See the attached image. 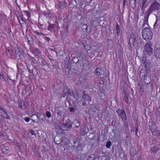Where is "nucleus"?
<instances>
[{"instance_id": "1", "label": "nucleus", "mask_w": 160, "mask_h": 160, "mask_svg": "<svg viewBox=\"0 0 160 160\" xmlns=\"http://www.w3.org/2000/svg\"><path fill=\"white\" fill-rule=\"evenodd\" d=\"M142 34L143 39L147 41L150 40L152 37V32L149 27L142 28Z\"/></svg>"}, {"instance_id": "2", "label": "nucleus", "mask_w": 160, "mask_h": 160, "mask_svg": "<svg viewBox=\"0 0 160 160\" xmlns=\"http://www.w3.org/2000/svg\"><path fill=\"white\" fill-rule=\"evenodd\" d=\"M149 129L151 131L152 134L155 136L160 138V130L156 125L155 123L153 121L149 122Z\"/></svg>"}, {"instance_id": "3", "label": "nucleus", "mask_w": 160, "mask_h": 160, "mask_svg": "<svg viewBox=\"0 0 160 160\" xmlns=\"http://www.w3.org/2000/svg\"><path fill=\"white\" fill-rule=\"evenodd\" d=\"M130 36H131V40L133 45L135 48L138 49L142 46L141 41L140 38L139 39V40L138 38L136 37V35L133 32L131 33Z\"/></svg>"}, {"instance_id": "4", "label": "nucleus", "mask_w": 160, "mask_h": 160, "mask_svg": "<svg viewBox=\"0 0 160 160\" xmlns=\"http://www.w3.org/2000/svg\"><path fill=\"white\" fill-rule=\"evenodd\" d=\"M17 50H15L16 58L18 59L22 58L26 55V53L23 52L22 49L18 46L17 47Z\"/></svg>"}, {"instance_id": "5", "label": "nucleus", "mask_w": 160, "mask_h": 160, "mask_svg": "<svg viewBox=\"0 0 160 160\" xmlns=\"http://www.w3.org/2000/svg\"><path fill=\"white\" fill-rule=\"evenodd\" d=\"M73 146L75 147L74 148V151L75 152V154L78 158H80L81 157V152L82 150L81 145L78 142L77 146L75 147L74 145H73Z\"/></svg>"}, {"instance_id": "6", "label": "nucleus", "mask_w": 160, "mask_h": 160, "mask_svg": "<svg viewBox=\"0 0 160 160\" xmlns=\"http://www.w3.org/2000/svg\"><path fill=\"white\" fill-rule=\"evenodd\" d=\"M152 45L149 42L147 43L144 45L145 51L147 54L151 55L152 54L153 49L151 47Z\"/></svg>"}, {"instance_id": "7", "label": "nucleus", "mask_w": 160, "mask_h": 160, "mask_svg": "<svg viewBox=\"0 0 160 160\" xmlns=\"http://www.w3.org/2000/svg\"><path fill=\"white\" fill-rule=\"evenodd\" d=\"M55 111L57 114L60 117L64 116L65 114V109L61 106L56 107L55 108Z\"/></svg>"}, {"instance_id": "8", "label": "nucleus", "mask_w": 160, "mask_h": 160, "mask_svg": "<svg viewBox=\"0 0 160 160\" xmlns=\"http://www.w3.org/2000/svg\"><path fill=\"white\" fill-rule=\"evenodd\" d=\"M159 7V3L158 2H153L149 8L148 10L147 11L151 13L153 11L158 9Z\"/></svg>"}, {"instance_id": "9", "label": "nucleus", "mask_w": 160, "mask_h": 160, "mask_svg": "<svg viewBox=\"0 0 160 160\" xmlns=\"http://www.w3.org/2000/svg\"><path fill=\"white\" fill-rule=\"evenodd\" d=\"M118 116L121 118L122 120H126L127 117L126 115L124 109L121 110L120 109H118L117 111Z\"/></svg>"}, {"instance_id": "10", "label": "nucleus", "mask_w": 160, "mask_h": 160, "mask_svg": "<svg viewBox=\"0 0 160 160\" xmlns=\"http://www.w3.org/2000/svg\"><path fill=\"white\" fill-rule=\"evenodd\" d=\"M150 14V12H146V14L144 16V19L143 20V23L142 25V28L146 27H149L148 23V17Z\"/></svg>"}, {"instance_id": "11", "label": "nucleus", "mask_w": 160, "mask_h": 160, "mask_svg": "<svg viewBox=\"0 0 160 160\" xmlns=\"http://www.w3.org/2000/svg\"><path fill=\"white\" fill-rule=\"evenodd\" d=\"M63 96L62 97H65V96L68 95L71 96V94L70 89H69L67 86L64 87L63 90Z\"/></svg>"}, {"instance_id": "12", "label": "nucleus", "mask_w": 160, "mask_h": 160, "mask_svg": "<svg viewBox=\"0 0 160 160\" xmlns=\"http://www.w3.org/2000/svg\"><path fill=\"white\" fill-rule=\"evenodd\" d=\"M94 73L97 76H99L103 74L104 72L100 68H97L95 70Z\"/></svg>"}, {"instance_id": "13", "label": "nucleus", "mask_w": 160, "mask_h": 160, "mask_svg": "<svg viewBox=\"0 0 160 160\" xmlns=\"http://www.w3.org/2000/svg\"><path fill=\"white\" fill-rule=\"evenodd\" d=\"M83 95L82 97V99L84 101H90L91 100V98L87 94H85V91H83L82 92Z\"/></svg>"}, {"instance_id": "14", "label": "nucleus", "mask_w": 160, "mask_h": 160, "mask_svg": "<svg viewBox=\"0 0 160 160\" xmlns=\"http://www.w3.org/2000/svg\"><path fill=\"white\" fill-rule=\"evenodd\" d=\"M155 57L157 58H160V48L155 49L154 51Z\"/></svg>"}, {"instance_id": "15", "label": "nucleus", "mask_w": 160, "mask_h": 160, "mask_svg": "<svg viewBox=\"0 0 160 160\" xmlns=\"http://www.w3.org/2000/svg\"><path fill=\"white\" fill-rule=\"evenodd\" d=\"M9 148L8 147L3 146L1 148L2 153L4 154H6L8 152Z\"/></svg>"}, {"instance_id": "16", "label": "nucleus", "mask_w": 160, "mask_h": 160, "mask_svg": "<svg viewBox=\"0 0 160 160\" xmlns=\"http://www.w3.org/2000/svg\"><path fill=\"white\" fill-rule=\"evenodd\" d=\"M159 150V148L157 146L152 147L151 148L150 152L151 153H156Z\"/></svg>"}, {"instance_id": "17", "label": "nucleus", "mask_w": 160, "mask_h": 160, "mask_svg": "<svg viewBox=\"0 0 160 160\" xmlns=\"http://www.w3.org/2000/svg\"><path fill=\"white\" fill-rule=\"evenodd\" d=\"M3 112L4 114H2L3 117L7 119H9V116L8 115L7 113L3 109L1 112V113Z\"/></svg>"}, {"instance_id": "18", "label": "nucleus", "mask_w": 160, "mask_h": 160, "mask_svg": "<svg viewBox=\"0 0 160 160\" xmlns=\"http://www.w3.org/2000/svg\"><path fill=\"white\" fill-rule=\"evenodd\" d=\"M64 128L67 130H69L72 128V125L70 124L66 123L64 125Z\"/></svg>"}, {"instance_id": "19", "label": "nucleus", "mask_w": 160, "mask_h": 160, "mask_svg": "<svg viewBox=\"0 0 160 160\" xmlns=\"http://www.w3.org/2000/svg\"><path fill=\"white\" fill-rule=\"evenodd\" d=\"M58 6L59 8L62 9L65 7V5L61 1L58 2Z\"/></svg>"}, {"instance_id": "20", "label": "nucleus", "mask_w": 160, "mask_h": 160, "mask_svg": "<svg viewBox=\"0 0 160 160\" xmlns=\"http://www.w3.org/2000/svg\"><path fill=\"white\" fill-rule=\"evenodd\" d=\"M19 22L22 28H25V26H26L25 21L23 19L21 20V21H20V22Z\"/></svg>"}, {"instance_id": "21", "label": "nucleus", "mask_w": 160, "mask_h": 160, "mask_svg": "<svg viewBox=\"0 0 160 160\" xmlns=\"http://www.w3.org/2000/svg\"><path fill=\"white\" fill-rule=\"evenodd\" d=\"M146 61L147 58L145 56L142 57L141 59V62L143 63V64H144V66L146 68L147 67V65L146 63Z\"/></svg>"}, {"instance_id": "22", "label": "nucleus", "mask_w": 160, "mask_h": 160, "mask_svg": "<svg viewBox=\"0 0 160 160\" xmlns=\"http://www.w3.org/2000/svg\"><path fill=\"white\" fill-rule=\"evenodd\" d=\"M9 54L10 55L11 58L13 59H15L16 58L15 56L13 55V52L11 49H8V50Z\"/></svg>"}, {"instance_id": "23", "label": "nucleus", "mask_w": 160, "mask_h": 160, "mask_svg": "<svg viewBox=\"0 0 160 160\" xmlns=\"http://www.w3.org/2000/svg\"><path fill=\"white\" fill-rule=\"evenodd\" d=\"M32 117V121L33 122H36L35 119H38V116L37 115L34 114L31 116ZM38 121H37L36 122L38 123Z\"/></svg>"}, {"instance_id": "24", "label": "nucleus", "mask_w": 160, "mask_h": 160, "mask_svg": "<svg viewBox=\"0 0 160 160\" xmlns=\"http://www.w3.org/2000/svg\"><path fill=\"white\" fill-rule=\"evenodd\" d=\"M44 15L47 18H50L51 17V13L49 12H43Z\"/></svg>"}, {"instance_id": "25", "label": "nucleus", "mask_w": 160, "mask_h": 160, "mask_svg": "<svg viewBox=\"0 0 160 160\" xmlns=\"http://www.w3.org/2000/svg\"><path fill=\"white\" fill-rule=\"evenodd\" d=\"M116 30L117 31V35L118 36H119V34L120 32V29L118 23H117V24L116 25Z\"/></svg>"}, {"instance_id": "26", "label": "nucleus", "mask_w": 160, "mask_h": 160, "mask_svg": "<svg viewBox=\"0 0 160 160\" xmlns=\"http://www.w3.org/2000/svg\"><path fill=\"white\" fill-rule=\"evenodd\" d=\"M88 26L86 24H83L82 26V29L83 32H87L88 30Z\"/></svg>"}, {"instance_id": "27", "label": "nucleus", "mask_w": 160, "mask_h": 160, "mask_svg": "<svg viewBox=\"0 0 160 160\" xmlns=\"http://www.w3.org/2000/svg\"><path fill=\"white\" fill-rule=\"evenodd\" d=\"M74 124H76L75 127L78 128L79 126H80V122L78 120H76L74 121Z\"/></svg>"}, {"instance_id": "28", "label": "nucleus", "mask_w": 160, "mask_h": 160, "mask_svg": "<svg viewBox=\"0 0 160 160\" xmlns=\"http://www.w3.org/2000/svg\"><path fill=\"white\" fill-rule=\"evenodd\" d=\"M53 28V25L49 23L48 27V31H51Z\"/></svg>"}, {"instance_id": "29", "label": "nucleus", "mask_w": 160, "mask_h": 160, "mask_svg": "<svg viewBox=\"0 0 160 160\" xmlns=\"http://www.w3.org/2000/svg\"><path fill=\"white\" fill-rule=\"evenodd\" d=\"M111 144V142L110 141H108L107 142L106 146L107 148H109Z\"/></svg>"}, {"instance_id": "30", "label": "nucleus", "mask_w": 160, "mask_h": 160, "mask_svg": "<svg viewBox=\"0 0 160 160\" xmlns=\"http://www.w3.org/2000/svg\"><path fill=\"white\" fill-rule=\"evenodd\" d=\"M124 98L125 102L127 104H128V102L129 99L127 95L126 94H125Z\"/></svg>"}, {"instance_id": "31", "label": "nucleus", "mask_w": 160, "mask_h": 160, "mask_svg": "<svg viewBox=\"0 0 160 160\" xmlns=\"http://www.w3.org/2000/svg\"><path fill=\"white\" fill-rule=\"evenodd\" d=\"M35 52L38 54H41V52L38 48H35L34 49Z\"/></svg>"}, {"instance_id": "32", "label": "nucleus", "mask_w": 160, "mask_h": 160, "mask_svg": "<svg viewBox=\"0 0 160 160\" xmlns=\"http://www.w3.org/2000/svg\"><path fill=\"white\" fill-rule=\"evenodd\" d=\"M24 12L28 18L30 17V14L29 11H24Z\"/></svg>"}, {"instance_id": "33", "label": "nucleus", "mask_w": 160, "mask_h": 160, "mask_svg": "<svg viewBox=\"0 0 160 160\" xmlns=\"http://www.w3.org/2000/svg\"><path fill=\"white\" fill-rule=\"evenodd\" d=\"M46 114L47 117L48 118H50L51 116V113L49 111H46Z\"/></svg>"}, {"instance_id": "34", "label": "nucleus", "mask_w": 160, "mask_h": 160, "mask_svg": "<svg viewBox=\"0 0 160 160\" xmlns=\"http://www.w3.org/2000/svg\"><path fill=\"white\" fill-rule=\"evenodd\" d=\"M3 16L2 15L0 14V26L2 25L3 19L2 18Z\"/></svg>"}, {"instance_id": "35", "label": "nucleus", "mask_w": 160, "mask_h": 160, "mask_svg": "<svg viewBox=\"0 0 160 160\" xmlns=\"http://www.w3.org/2000/svg\"><path fill=\"white\" fill-rule=\"evenodd\" d=\"M20 108L22 110H24L26 109V106L24 103L21 104L20 106Z\"/></svg>"}, {"instance_id": "36", "label": "nucleus", "mask_w": 160, "mask_h": 160, "mask_svg": "<svg viewBox=\"0 0 160 160\" xmlns=\"http://www.w3.org/2000/svg\"><path fill=\"white\" fill-rule=\"evenodd\" d=\"M87 47H88V48H89V49H88L87 50V53L88 54H89L88 55L89 56H91L93 54V52H90V53H89V52H88V51L91 48V47L89 46H88Z\"/></svg>"}, {"instance_id": "37", "label": "nucleus", "mask_w": 160, "mask_h": 160, "mask_svg": "<svg viewBox=\"0 0 160 160\" xmlns=\"http://www.w3.org/2000/svg\"><path fill=\"white\" fill-rule=\"evenodd\" d=\"M34 32L35 33L37 34L38 35H44V34L42 33V32H39L38 31H34Z\"/></svg>"}, {"instance_id": "38", "label": "nucleus", "mask_w": 160, "mask_h": 160, "mask_svg": "<svg viewBox=\"0 0 160 160\" xmlns=\"http://www.w3.org/2000/svg\"><path fill=\"white\" fill-rule=\"evenodd\" d=\"M74 98L76 100H78L79 98V96L78 93H77L75 95H74Z\"/></svg>"}, {"instance_id": "39", "label": "nucleus", "mask_w": 160, "mask_h": 160, "mask_svg": "<svg viewBox=\"0 0 160 160\" xmlns=\"http://www.w3.org/2000/svg\"><path fill=\"white\" fill-rule=\"evenodd\" d=\"M94 157V156H93V157H92L91 156H89L88 158H87V160H95Z\"/></svg>"}, {"instance_id": "40", "label": "nucleus", "mask_w": 160, "mask_h": 160, "mask_svg": "<svg viewBox=\"0 0 160 160\" xmlns=\"http://www.w3.org/2000/svg\"><path fill=\"white\" fill-rule=\"evenodd\" d=\"M127 47L128 48V49L130 51H131L132 50V49L131 44H128V45H127Z\"/></svg>"}, {"instance_id": "41", "label": "nucleus", "mask_w": 160, "mask_h": 160, "mask_svg": "<svg viewBox=\"0 0 160 160\" xmlns=\"http://www.w3.org/2000/svg\"><path fill=\"white\" fill-rule=\"evenodd\" d=\"M0 78L1 79L2 81H4V78L3 75L2 73L0 74Z\"/></svg>"}, {"instance_id": "42", "label": "nucleus", "mask_w": 160, "mask_h": 160, "mask_svg": "<svg viewBox=\"0 0 160 160\" xmlns=\"http://www.w3.org/2000/svg\"><path fill=\"white\" fill-rule=\"evenodd\" d=\"M23 119L26 121V122H28L29 121L30 119L28 117H26L25 118H23Z\"/></svg>"}, {"instance_id": "43", "label": "nucleus", "mask_w": 160, "mask_h": 160, "mask_svg": "<svg viewBox=\"0 0 160 160\" xmlns=\"http://www.w3.org/2000/svg\"><path fill=\"white\" fill-rule=\"evenodd\" d=\"M18 19L19 22H20V21L23 19V17L22 16H18Z\"/></svg>"}, {"instance_id": "44", "label": "nucleus", "mask_w": 160, "mask_h": 160, "mask_svg": "<svg viewBox=\"0 0 160 160\" xmlns=\"http://www.w3.org/2000/svg\"><path fill=\"white\" fill-rule=\"evenodd\" d=\"M44 39L47 41H48V42H49L50 40H51L48 37L45 36L44 38Z\"/></svg>"}, {"instance_id": "45", "label": "nucleus", "mask_w": 160, "mask_h": 160, "mask_svg": "<svg viewBox=\"0 0 160 160\" xmlns=\"http://www.w3.org/2000/svg\"><path fill=\"white\" fill-rule=\"evenodd\" d=\"M30 132L31 134L32 135H35V133L34 131L32 130H31L30 131Z\"/></svg>"}, {"instance_id": "46", "label": "nucleus", "mask_w": 160, "mask_h": 160, "mask_svg": "<svg viewBox=\"0 0 160 160\" xmlns=\"http://www.w3.org/2000/svg\"><path fill=\"white\" fill-rule=\"evenodd\" d=\"M38 119L39 120V122H43V119L41 118L40 116H38Z\"/></svg>"}, {"instance_id": "47", "label": "nucleus", "mask_w": 160, "mask_h": 160, "mask_svg": "<svg viewBox=\"0 0 160 160\" xmlns=\"http://www.w3.org/2000/svg\"><path fill=\"white\" fill-rule=\"evenodd\" d=\"M112 42V41L111 40H108L107 42V44H111Z\"/></svg>"}, {"instance_id": "48", "label": "nucleus", "mask_w": 160, "mask_h": 160, "mask_svg": "<svg viewBox=\"0 0 160 160\" xmlns=\"http://www.w3.org/2000/svg\"><path fill=\"white\" fill-rule=\"evenodd\" d=\"M70 111L71 112H74L75 111V109L73 108H70Z\"/></svg>"}, {"instance_id": "49", "label": "nucleus", "mask_w": 160, "mask_h": 160, "mask_svg": "<svg viewBox=\"0 0 160 160\" xmlns=\"http://www.w3.org/2000/svg\"><path fill=\"white\" fill-rule=\"evenodd\" d=\"M131 39V36L130 37L128 41V44H131V43L130 41V40Z\"/></svg>"}, {"instance_id": "50", "label": "nucleus", "mask_w": 160, "mask_h": 160, "mask_svg": "<svg viewBox=\"0 0 160 160\" xmlns=\"http://www.w3.org/2000/svg\"><path fill=\"white\" fill-rule=\"evenodd\" d=\"M82 105L83 106H85L86 105V102H85V101H82Z\"/></svg>"}, {"instance_id": "51", "label": "nucleus", "mask_w": 160, "mask_h": 160, "mask_svg": "<svg viewBox=\"0 0 160 160\" xmlns=\"http://www.w3.org/2000/svg\"><path fill=\"white\" fill-rule=\"evenodd\" d=\"M99 83L101 84H103L104 83V82L103 80H100L99 81Z\"/></svg>"}, {"instance_id": "52", "label": "nucleus", "mask_w": 160, "mask_h": 160, "mask_svg": "<svg viewBox=\"0 0 160 160\" xmlns=\"http://www.w3.org/2000/svg\"><path fill=\"white\" fill-rule=\"evenodd\" d=\"M138 127H137V128H136V130L135 134L136 135H137V131H138Z\"/></svg>"}, {"instance_id": "53", "label": "nucleus", "mask_w": 160, "mask_h": 160, "mask_svg": "<svg viewBox=\"0 0 160 160\" xmlns=\"http://www.w3.org/2000/svg\"><path fill=\"white\" fill-rule=\"evenodd\" d=\"M103 95V97H102V95H100V96H101V98L102 99H103L104 98V95L103 94H102Z\"/></svg>"}, {"instance_id": "54", "label": "nucleus", "mask_w": 160, "mask_h": 160, "mask_svg": "<svg viewBox=\"0 0 160 160\" xmlns=\"http://www.w3.org/2000/svg\"><path fill=\"white\" fill-rule=\"evenodd\" d=\"M3 110V108H2L0 106V111H1V112Z\"/></svg>"}, {"instance_id": "55", "label": "nucleus", "mask_w": 160, "mask_h": 160, "mask_svg": "<svg viewBox=\"0 0 160 160\" xmlns=\"http://www.w3.org/2000/svg\"><path fill=\"white\" fill-rule=\"evenodd\" d=\"M125 0H124L123 1V5H125Z\"/></svg>"}, {"instance_id": "56", "label": "nucleus", "mask_w": 160, "mask_h": 160, "mask_svg": "<svg viewBox=\"0 0 160 160\" xmlns=\"http://www.w3.org/2000/svg\"><path fill=\"white\" fill-rule=\"evenodd\" d=\"M160 1V0H156V1H155L154 2H159Z\"/></svg>"}, {"instance_id": "57", "label": "nucleus", "mask_w": 160, "mask_h": 160, "mask_svg": "<svg viewBox=\"0 0 160 160\" xmlns=\"http://www.w3.org/2000/svg\"><path fill=\"white\" fill-rule=\"evenodd\" d=\"M3 135L2 132H0V136H2Z\"/></svg>"}, {"instance_id": "58", "label": "nucleus", "mask_w": 160, "mask_h": 160, "mask_svg": "<svg viewBox=\"0 0 160 160\" xmlns=\"http://www.w3.org/2000/svg\"><path fill=\"white\" fill-rule=\"evenodd\" d=\"M40 25L41 26H43V24H40V23H39Z\"/></svg>"}, {"instance_id": "59", "label": "nucleus", "mask_w": 160, "mask_h": 160, "mask_svg": "<svg viewBox=\"0 0 160 160\" xmlns=\"http://www.w3.org/2000/svg\"><path fill=\"white\" fill-rule=\"evenodd\" d=\"M142 88H141L140 89V91L141 92L142 91Z\"/></svg>"}, {"instance_id": "60", "label": "nucleus", "mask_w": 160, "mask_h": 160, "mask_svg": "<svg viewBox=\"0 0 160 160\" xmlns=\"http://www.w3.org/2000/svg\"><path fill=\"white\" fill-rule=\"evenodd\" d=\"M76 143V142H74V143L75 144Z\"/></svg>"}, {"instance_id": "61", "label": "nucleus", "mask_w": 160, "mask_h": 160, "mask_svg": "<svg viewBox=\"0 0 160 160\" xmlns=\"http://www.w3.org/2000/svg\"><path fill=\"white\" fill-rule=\"evenodd\" d=\"M4 15L5 17H6V15Z\"/></svg>"}, {"instance_id": "62", "label": "nucleus", "mask_w": 160, "mask_h": 160, "mask_svg": "<svg viewBox=\"0 0 160 160\" xmlns=\"http://www.w3.org/2000/svg\"><path fill=\"white\" fill-rule=\"evenodd\" d=\"M61 126L60 127V128L61 129Z\"/></svg>"}, {"instance_id": "63", "label": "nucleus", "mask_w": 160, "mask_h": 160, "mask_svg": "<svg viewBox=\"0 0 160 160\" xmlns=\"http://www.w3.org/2000/svg\"><path fill=\"white\" fill-rule=\"evenodd\" d=\"M159 7H160V3H159Z\"/></svg>"}, {"instance_id": "64", "label": "nucleus", "mask_w": 160, "mask_h": 160, "mask_svg": "<svg viewBox=\"0 0 160 160\" xmlns=\"http://www.w3.org/2000/svg\"><path fill=\"white\" fill-rule=\"evenodd\" d=\"M158 92H160V91H159Z\"/></svg>"}]
</instances>
